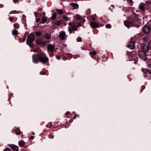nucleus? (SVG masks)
Returning a JSON list of instances; mask_svg holds the SVG:
<instances>
[{"label": "nucleus", "mask_w": 151, "mask_h": 151, "mask_svg": "<svg viewBox=\"0 0 151 151\" xmlns=\"http://www.w3.org/2000/svg\"><path fill=\"white\" fill-rule=\"evenodd\" d=\"M40 75H43V74H43L42 73V72H40Z\"/></svg>", "instance_id": "52"}, {"label": "nucleus", "mask_w": 151, "mask_h": 151, "mask_svg": "<svg viewBox=\"0 0 151 151\" xmlns=\"http://www.w3.org/2000/svg\"><path fill=\"white\" fill-rule=\"evenodd\" d=\"M90 53L93 55H95L96 54V52L95 50H94L92 52H90Z\"/></svg>", "instance_id": "33"}, {"label": "nucleus", "mask_w": 151, "mask_h": 151, "mask_svg": "<svg viewBox=\"0 0 151 151\" xmlns=\"http://www.w3.org/2000/svg\"><path fill=\"white\" fill-rule=\"evenodd\" d=\"M39 60L43 63H45L47 62L49 60V58L48 57H41L39 56H38Z\"/></svg>", "instance_id": "6"}, {"label": "nucleus", "mask_w": 151, "mask_h": 151, "mask_svg": "<svg viewBox=\"0 0 151 151\" xmlns=\"http://www.w3.org/2000/svg\"><path fill=\"white\" fill-rule=\"evenodd\" d=\"M68 24L69 25L71 26H72V25H73L72 23L71 22H70Z\"/></svg>", "instance_id": "47"}, {"label": "nucleus", "mask_w": 151, "mask_h": 151, "mask_svg": "<svg viewBox=\"0 0 151 151\" xmlns=\"http://www.w3.org/2000/svg\"><path fill=\"white\" fill-rule=\"evenodd\" d=\"M71 5L74 7L75 9H76L78 7V5L76 4L73 3L71 4Z\"/></svg>", "instance_id": "19"}, {"label": "nucleus", "mask_w": 151, "mask_h": 151, "mask_svg": "<svg viewBox=\"0 0 151 151\" xmlns=\"http://www.w3.org/2000/svg\"><path fill=\"white\" fill-rule=\"evenodd\" d=\"M139 57L141 59L146 60L147 58V55L145 52L141 51L139 52Z\"/></svg>", "instance_id": "4"}, {"label": "nucleus", "mask_w": 151, "mask_h": 151, "mask_svg": "<svg viewBox=\"0 0 151 151\" xmlns=\"http://www.w3.org/2000/svg\"><path fill=\"white\" fill-rule=\"evenodd\" d=\"M41 19L40 18H39L36 19V21L37 22H38Z\"/></svg>", "instance_id": "39"}, {"label": "nucleus", "mask_w": 151, "mask_h": 151, "mask_svg": "<svg viewBox=\"0 0 151 151\" xmlns=\"http://www.w3.org/2000/svg\"><path fill=\"white\" fill-rule=\"evenodd\" d=\"M148 65L150 69L149 70H150L151 71V63L150 64H149Z\"/></svg>", "instance_id": "42"}, {"label": "nucleus", "mask_w": 151, "mask_h": 151, "mask_svg": "<svg viewBox=\"0 0 151 151\" xmlns=\"http://www.w3.org/2000/svg\"><path fill=\"white\" fill-rule=\"evenodd\" d=\"M18 144H19V145L20 147H22L24 145L25 143H24V142L23 141L21 140L19 142Z\"/></svg>", "instance_id": "15"}, {"label": "nucleus", "mask_w": 151, "mask_h": 151, "mask_svg": "<svg viewBox=\"0 0 151 151\" xmlns=\"http://www.w3.org/2000/svg\"><path fill=\"white\" fill-rule=\"evenodd\" d=\"M151 48V42H149L144 44L142 47V50L145 52H147Z\"/></svg>", "instance_id": "3"}, {"label": "nucleus", "mask_w": 151, "mask_h": 151, "mask_svg": "<svg viewBox=\"0 0 151 151\" xmlns=\"http://www.w3.org/2000/svg\"><path fill=\"white\" fill-rule=\"evenodd\" d=\"M38 50L37 49H35L32 50L33 51V52H37L38 51Z\"/></svg>", "instance_id": "44"}, {"label": "nucleus", "mask_w": 151, "mask_h": 151, "mask_svg": "<svg viewBox=\"0 0 151 151\" xmlns=\"http://www.w3.org/2000/svg\"><path fill=\"white\" fill-rule=\"evenodd\" d=\"M63 19L65 21L68 20L69 19V18L65 16H63Z\"/></svg>", "instance_id": "32"}, {"label": "nucleus", "mask_w": 151, "mask_h": 151, "mask_svg": "<svg viewBox=\"0 0 151 151\" xmlns=\"http://www.w3.org/2000/svg\"><path fill=\"white\" fill-rule=\"evenodd\" d=\"M56 58L57 59L59 60V59H60V58H61V57L59 55H56Z\"/></svg>", "instance_id": "40"}, {"label": "nucleus", "mask_w": 151, "mask_h": 151, "mask_svg": "<svg viewBox=\"0 0 151 151\" xmlns=\"http://www.w3.org/2000/svg\"><path fill=\"white\" fill-rule=\"evenodd\" d=\"M13 20V19L11 17L9 18V20L11 21H12Z\"/></svg>", "instance_id": "46"}, {"label": "nucleus", "mask_w": 151, "mask_h": 151, "mask_svg": "<svg viewBox=\"0 0 151 151\" xmlns=\"http://www.w3.org/2000/svg\"><path fill=\"white\" fill-rule=\"evenodd\" d=\"M90 26L93 28L99 27V24L95 22H91L90 23Z\"/></svg>", "instance_id": "8"}, {"label": "nucleus", "mask_w": 151, "mask_h": 151, "mask_svg": "<svg viewBox=\"0 0 151 151\" xmlns=\"http://www.w3.org/2000/svg\"><path fill=\"white\" fill-rule=\"evenodd\" d=\"M109 9H110V10L111 9L110 8H109Z\"/></svg>", "instance_id": "57"}, {"label": "nucleus", "mask_w": 151, "mask_h": 151, "mask_svg": "<svg viewBox=\"0 0 151 151\" xmlns=\"http://www.w3.org/2000/svg\"><path fill=\"white\" fill-rule=\"evenodd\" d=\"M141 88L142 89H144L145 88V86H142L141 87Z\"/></svg>", "instance_id": "48"}, {"label": "nucleus", "mask_w": 151, "mask_h": 151, "mask_svg": "<svg viewBox=\"0 0 151 151\" xmlns=\"http://www.w3.org/2000/svg\"><path fill=\"white\" fill-rule=\"evenodd\" d=\"M81 38L80 37H78L77 39V42H81Z\"/></svg>", "instance_id": "36"}, {"label": "nucleus", "mask_w": 151, "mask_h": 151, "mask_svg": "<svg viewBox=\"0 0 151 151\" xmlns=\"http://www.w3.org/2000/svg\"><path fill=\"white\" fill-rule=\"evenodd\" d=\"M35 39V37L34 36L32 33H30L28 37L26 43L29 45H30L31 43L34 41Z\"/></svg>", "instance_id": "2"}, {"label": "nucleus", "mask_w": 151, "mask_h": 151, "mask_svg": "<svg viewBox=\"0 0 151 151\" xmlns=\"http://www.w3.org/2000/svg\"><path fill=\"white\" fill-rule=\"evenodd\" d=\"M145 73L146 74L145 76L149 78L151 77V72L147 71L145 72Z\"/></svg>", "instance_id": "14"}, {"label": "nucleus", "mask_w": 151, "mask_h": 151, "mask_svg": "<svg viewBox=\"0 0 151 151\" xmlns=\"http://www.w3.org/2000/svg\"><path fill=\"white\" fill-rule=\"evenodd\" d=\"M47 50L51 52H53L54 49L55 47L52 44H49L47 47Z\"/></svg>", "instance_id": "13"}, {"label": "nucleus", "mask_w": 151, "mask_h": 151, "mask_svg": "<svg viewBox=\"0 0 151 151\" xmlns=\"http://www.w3.org/2000/svg\"><path fill=\"white\" fill-rule=\"evenodd\" d=\"M32 61L34 63H37L38 62L37 55L34 54L32 55Z\"/></svg>", "instance_id": "9"}, {"label": "nucleus", "mask_w": 151, "mask_h": 151, "mask_svg": "<svg viewBox=\"0 0 151 151\" xmlns=\"http://www.w3.org/2000/svg\"><path fill=\"white\" fill-rule=\"evenodd\" d=\"M15 132L17 135H19L20 134V130L18 129H16Z\"/></svg>", "instance_id": "24"}, {"label": "nucleus", "mask_w": 151, "mask_h": 151, "mask_svg": "<svg viewBox=\"0 0 151 151\" xmlns=\"http://www.w3.org/2000/svg\"><path fill=\"white\" fill-rule=\"evenodd\" d=\"M106 27L107 28H110V25L109 24H106Z\"/></svg>", "instance_id": "34"}, {"label": "nucleus", "mask_w": 151, "mask_h": 151, "mask_svg": "<svg viewBox=\"0 0 151 151\" xmlns=\"http://www.w3.org/2000/svg\"><path fill=\"white\" fill-rule=\"evenodd\" d=\"M5 151H10V149L9 148H6L5 149Z\"/></svg>", "instance_id": "41"}, {"label": "nucleus", "mask_w": 151, "mask_h": 151, "mask_svg": "<svg viewBox=\"0 0 151 151\" xmlns=\"http://www.w3.org/2000/svg\"><path fill=\"white\" fill-rule=\"evenodd\" d=\"M41 33L40 32H37L35 33L36 35L37 36L39 37L41 35Z\"/></svg>", "instance_id": "27"}, {"label": "nucleus", "mask_w": 151, "mask_h": 151, "mask_svg": "<svg viewBox=\"0 0 151 151\" xmlns=\"http://www.w3.org/2000/svg\"><path fill=\"white\" fill-rule=\"evenodd\" d=\"M18 13V12L17 11H16L15 10H13V11H11V12H10L9 13V14H14V13Z\"/></svg>", "instance_id": "31"}, {"label": "nucleus", "mask_w": 151, "mask_h": 151, "mask_svg": "<svg viewBox=\"0 0 151 151\" xmlns=\"http://www.w3.org/2000/svg\"><path fill=\"white\" fill-rule=\"evenodd\" d=\"M12 33L13 35H17V30L16 29H14L12 31Z\"/></svg>", "instance_id": "21"}, {"label": "nucleus", "mask_w": 151, "mask_h": 151, "mask_svg": "<svg viewBox=\"0 0 151 151\" xmlns=\"http://www.w3.org/2000/svg\"><path fill=\"white\" fill-rule=\"evenodd\" d=\"M72 29L74 31H76L77 29V26L75 24L72 25Z\"/></svg>", "instance_id": "23"}, {"label": "nucleus", "mask_w": 151, "mask_h": 151, "mask_svg": "<svg viewBox=\"0 0 151 151\" xmlns=\"http://www.w3.org/2000/svg\"><path fill=\"white\" fill-rule=\"evenodd\" d=\"M36 44L42 47H45L47 43V41L42 38H39L36 41Z\"/></svg>", "instance_id": "1"}, {"label": "nucleus", "mask_w": 151, "mask_h": 151, "mask_svg": "<svg viewBox=\"0 0 151 151\" xmlns=\"http://www.w3.org/2000/svg\"><path fill=\"white\" fill-rule=\"evenodd\" d=\"M47 20V19L45 17H44L42 19V23L43 24H44L45 23V22H46Z\"/></svg>", "instance_id": "28"}, {"label": "nucleus", "mask_w": 151, "mask_h": 151, "mask_svg": "<svg viewBox=\"0 0 151 151\" xmlns=\"http://www.w3.org/2000/svg\"><path fill=\"white\" fill-rule=\"evenodd\" d=\"M92 19L93 20H94L95 18H93V17H92Z\"/></svg>", "instance_id": "53"}, {"label": "nucleus", "mask_w": 151, "mask_h": 151, "mask_svg": "<svg viewBox=\"0 0 151 151\" xmlns=\"http://www.w3.org/2000/svg\"><path fill=\"white\" fill-rule=\"evenodd\" d=\"M124 24L125 26L127 27H129L131 26H135L134 22H129L127 20H126L124 22Z\"/></svg>", "instance_id": "7"}, {"label": "nucleus", "mask_w": 151, "mask_h": 151, "mask_svg": "<svg viewBox=\"0 0 151 151\" xmlns=\"http://www.w3.org/2000/svg\"><path fill=\"white\" fill-rule=\"evenodd\" d=\"M10 147L12 148L14 151H18L19 150L18 146L14 145H10Z\"/></svg>", "instance_id": "10"}, {"label": "nucleus", "mask_w": 151, "mask_h": 151, "mask_svg": "<svg viewBox=\"0 0 151 151\" xmlns=\"http://www.w3.org/2000/svg\"><path fill=\"white\" fill-rule=\"evenodd\" d=\"M53 54L52 53L51 54H50V57H52L53 56Z\"/></svg>", "instance_id": "51"}, {"label": "nucleus", "mask_w": 151, "mask_h": 151, "mask_svg": "<svg viewBox=\"0 0 151 151\" xmlns=\"http://www.w3.org/2000/svg\"><path fill=\"white\" fill-rule=\"evenodd\" d=\"M142 29L143 32L144 33L149 34L150 32L151 28L149 26L145 25L142 28Z\"/></svg>", "instance_id": "5"}, {"label": "nucleus", "mask_w": 151, "mask_h": 151, "mask_svg": "<svg viewBox=\"0 0 151 151\" xmlns=\"http://www.w3.org/2000/svg\"><path fill=\"white\" fill-rule=\"evenodd\" d=\"M68 31H69V32L70 33H71L72 32V30L71 28L70 27H69L68 28Z\"/></svg>", "instance_id": "35"}, {"label": "nucleus", "mask_w": 151, "mask_h": 151, "mask_svg": "<svg viewBox=\"0 0 151 151\" xmlns=\"http://www.w3.org/2000/svg\"><path fill=\"white\" fill-rule=\"evenodd\" d=\"M60 38L62 40H64L66 36L65 33V32L63 31L61 32H60L59 34Z\"/></svg>", "instance_id": "11"}, {"label": "nucleus", "mask_w": 151, "mask_h": 151, "mask_svg": "<svg viewBox=\"0 0 151 151\" xmlns=\"http://www.w3.org/2000/svg\"><path fill=\"white\" fill-rule=\"evenodd\" d=\"M25 39H26V37L25 36V35H24V37L23 38L22 40V41H19V42H24L25 41Z\"/></svg>", "instance_id": "38"}, {"label": "nucleus", "mask_w": 151, "mask_h": 151, "mask_svg": "<svg viewBox=\"0 0 151 151\" xmlns=\"http://www.w3.org/2000/svg\"><path fill=\"white\" fill-rule=\"evenodd\" d=\"M3 5H2V6H1V7H3Z\"/></svg>", "instance_id": "55"}, {"label": "nucleus", "mask_w": 151, "mask_h": 151, "mask_svg": "<svg viewBox=\"0 0 151 151\" xmlns=\"http://www.w3.org/2000/svg\"><path fill=\"white\" fill-rule=\"evenodd\" d=\"M139 9L142 10L144 11L145 10L144 4L142 3H141L139 5Z\"/></svg>", "instance_id": "16"}, {"label": "nucleus", "mask_w": 151, "mask_h": 151, "mask_svg": "<svg viewBox=\"0 0 151 151\" xmlns=\"http://www.w3.org/2000/svg\"><path fill=\"white\" fill-rule=\"evenodd\" d=\"M45 37L47 39H49L51 37V35L48 34H46L45 35Z\"/></svg>", "instance_id": "18"}, {"label": "nucleus", "mask_w": 151, "mask_h": 151, "mask_svg": "<svg viewBox=\"0 0 151 151\" xmlns=\"http://www.w3.org/2000/svg\"><path fill=\"white\" fill-rule=\"evenodd\" d=\"M132 57V59L131 60H136V59L137 58L136 55L135 54H133Z\"/></svg>", "instance_id": "17"}, {"label": "nucleus", "mask_w": 151, "mask_h": 151, "mask_svg": "<svg viewBox=\"0 0 151 151\" xmlns=\"http://www.w3.org/2000/svg\"><path fill=\"white\" fill-rule=\"evenodd\" d=\"M75 17L76 18V20H80L81 18V16L78 14L76 15L75 16Z\"/></svg>", "instance_id": "22"}, {"label": "nucleus", "mask_w": 151, "mask_h": 151, "mask_svg": "<svg viewBox=\"0 0 151 151\" xmlns=\"http://www.w3.org/2000/svg\"><path fill=\"white\" fill-rule=\"evenodd\" d=\"M37 10L38 11H41L42 10V8H39L37 9Z\"/></svg>", "instance_id": "43"}, {"label": "nucleus", "mask_w": 151, "mask_h": 151, "mask_svg": "<svg viewBox=\"0 0 151 151\" xmlns=\"http://www.w3.org/2000/svg\"><path fill=\"white\" fill-rule=\"evenodd\" d=\"M56 11H57V12L59 14H63V10L61 9H57Z\"/></svg>", "instance_id": "20"}, {"label": "nucleus", "mask_w": 151, "mask_h": 151, "mask_svg": "<svg viewBox=\"0 0 151 151\" xmlns=\"http://www.w3.org/2000/svg\"><path fill=\"white\" fill-rule=\"evenodd\" d=\"M55 23L58 25H60V20L55 21Z\"/></svg>", "instance_id": "29"}, {"label": "nucleus", "mask_w": 151, "mask_h": 151, "mask_svg": "<svg viewBox=\"0 0 151 151\" xmlns=\"http://www.w3.org/2000/svg\"><path fill=\"white\" fill-rule=\"evenodd\" d=\"M76 117V116H75L74 117H73V118L74 119V118H75Z\"/></svg>", "instance_id": "54"}, {"label": "nucleus", "mask_w": 151, "mask_h": 151, "mask_svg": "<svg viewBox=\"0 0 151 151\" xmlns=\"http://www.w3.org/2000/svg\"><path fill=\"white\" fill-rule=\"evenodd\" d=\"M40 55L42 56H40L41 57H44L46 56V54L43 52H40Z\"/></svg>", "instance_id": "30"}, {"label": "nucleus", "mask_w": 151, "mask_h": 151, "mask_svg": "<svg viewBox=\"0 0 151 151\" xmlns=\"http://www.w3.org/2000/svg\"><path fill=\"white\" fill-rule=\"evenodd\" d=\"M32 134L33 135H34V133H32Z\"/></svg>", "instance_id": "56"}, {"label": "nucleus", "mask_w": 151, "mask_h": 151, "mask_svg": "<svg viewBox=\"0 0 151 151\" xmlns=\"http://www.w3.org/2000/svg\"><path fill=\"white\" fill-rule=\"evenodd\" d=\"M37 12H34V14H35V16L36 18L37 17Z\"/></svg>", "instance_id": "45"}, {"label": "nucleus", "mask_w": 151, "mask_h": 151, "mask_svg": "<svg viewBox=\"0 0 151 151\" xmlns=\"http://www.w3.org/2000/svg\"><path fill=\"white\" fill-rule=\"evenodd\" d=\"M77 26L78 27H80L82 26V24L80 22H78L77 23Z\"/></svg>", "instance_id": "37"}, {"label": "nucleus", "mask_w": 151, "mask_h": 151, "mask_svg": "<svg viewBox=\"0 0 151 151\" xmlns=\"http://www.w3.org/2000/svg\"><path fill=\"white\" fill-rule=\"evenodd\" d=\"M18 1V0H13V2L14 3H16Z\"/></svg>", "instance_id": "49"}, {"label": "nucleus", "mask_w": 151, "mask_h": 151, "mask_svg": "<svg viewBox=\"0 0 151 151\" xmlns=\"http://www.w3.org/2000/svg\"><path fill=\"white\" fill-rule=\"evenodd\" d=\"M57 13H55L53 14L52 17V19H56V17L57 16Z\"/></svg>", "instance_id": "25"}, {"label": "nucleus", "mask_w": 151, "mask_h": 151, "mask_svg": "<svg viewBox=\"0 0 151 151\" xmlns=\"http://www.w3.org/2000/svg\"><path fill=\"white\" fill-rule=\"evenodd\" d=\"M127 47L131 49H133L134 47V43L133 42H130L127 46Z\"/></svg>", "instance_id": "12"}, {"label": "nucleus", "mask_w": 151, "mask_h": 151, "mask_svg": "<svg viewBox=\"0 0 151 151\" xmlns=\"http://www.w3.org/2000/svg\"><path fill=\"white\" fill-rule=\"evenodd\" d=\"M14 27L16 29H18L19 27V25L17 23H16L14 24Z\"/></svg>", "instance_id": "26"}, {"label": "nucleus", "mask_w": 151, "mask_h": 151, "mask_svg": "<svg viewBox=\"0 0 151 151\" xmlns=\"http://www.w3.org/2000/svg\"><path fill=\"white\" fill-rule=\"evenodd\" d=\"M34 138V137L33 136H31L30 137V138L31 139H33Z\"/></svg>", "instance_id": "50"}]
</instances>
